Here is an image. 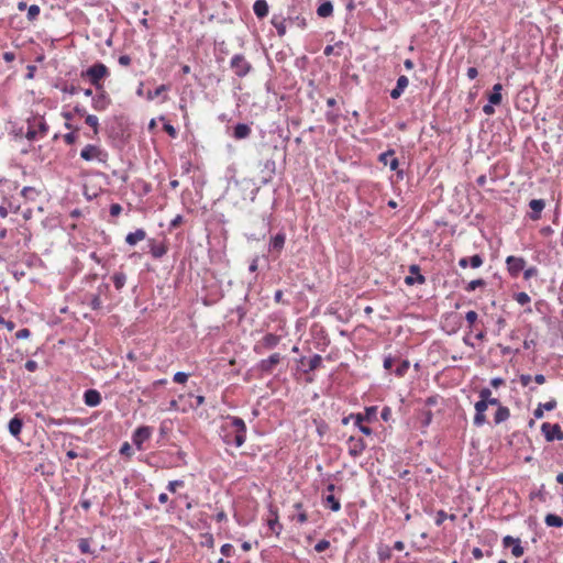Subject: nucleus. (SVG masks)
<instances>
[{
  "mask_svg": "<svg viewBox=\"0 0 563 563\" xmlns=\"http://www.w3.org/2000/svg\"><path fill=\"white\" fill-rule=\"evenodd\" d=\"M544 522L549 527H555V528L563 527V519L555 514H548L544 518Z\"/></svg>",
  "mask_w": 563,
  "mask_h": 563,
  "instance_id": "obj_31",
  "label": "nucleus"
},
{
  "mask_svg": "<svg viewBox=\"0 0 563 563\" xmlns=\"http://www.w3.org/2000/svg\"><path fill=\"white\" fill-rule=\"evenodd\" d=\"M321 363H322V357H321V355H319V354H314V355L309 360L308 368H307V369H305V373H309V372L316 371L317 368H319V367L321 366Z\"/></svg>",
  "mask_w": 563,
  "mask_h": 563,
  "instance_id": "obj_35",
  "label": "nucleus"
},
{
  "mask_svg": "<svg viewBox=\"0 0 563 563\" xmlns=\"http://www.w3.org/2000/svg\"><path fill=\"white\" fill-rule=\"evenodd\" d=\"M30 335H31V331H30V329H27V328L20 329V330L15 333V338H16L18 340H24V339H27Z\"/></svg>",
  "mask_w": 563,
  "mask_h": 563,
  "instance_id": "obj_55",
  "label": "nucleus"
},
{
  "mask_svg": "<svg viewBox=\"0 0 563 563\" xmlns=\"http://www.w3.org/2000/svg\"><path fill=\"white\" fill-rule=\"evenodd\" d=\"M120 454L125 455L126 457L132 456V449L128 442H124L120 448Z\"/></svg>",
  "mask_w": 563,
  "mask_h": 563,
  "instance_id": "obj_56",
  "label": "nucleus"
},
{
  "mask_svg": "<svg viewBox=\"0 0 563 563\" xmlns=\"http://www.w3.org/2000/svg\"><path fill=\"white\" fill-rule=\"evenodd\" d=\"M153 433V428L150 426H141L134 430L132 434V442L137 450H143V443L147 441Z\"/></svg>",
  "mask_w": 563,
  "mask_h": 563,
  "instance_id": "obj_7",
  "label": "nucleus"
},
{
  "mask_svg": "<svg viewBox=\"0 0 563 563\" xmlns=\"http://www.w3.org/2000/svg\"><path fill=\"white\" fill-rule=\"evenodd\" d=\"M421 416L423 426H429L433 417L432 411L430 409H422Z\"/></svg>",
  "mask_w": 563,
  "mask_h": 563,
  "instance_id": "obj_48",
  "label": "nucleus"
},
{
  "mask_svg": "<svg viewBox=\"0 0 563 563\" xmlns=\"http://www.w3.org/2000/svg\"><path fill=\"white\" fill-rule=\"evenodd\" d=\"M487 408L488 405L486 401L478 400L475 404V416L473 422L476 427H482L483 424L486 423L487 419L485 416V411L487 410Z\"/></svg>",
  "mask_w": 563,
  "mask_h": 563,
  "instance_id": "obj_14",
  "label": "nucleus"
},
{
  "mask_svg": "<svg viewBox=\"0 0 563 563\" xmlns=\"http://www.w3.org/2000/svg\"><path fill=\"white\" fill-rule=\"evenodd\" d=\"M529 207L532 210L530 219L536 221L541 218V212L545 207V201L543 199H532L529 202Z\"/></svg>",
  "mask_w": 563,
  "mask_h": 563,
  "instance_id": "obj_18",
  "label": "nucleus"
},
{
  "mask_svg": "<svg viewBox=\"0 0 563 563\" xmlns=\"http://www.w3.org/2000/svg\"><path fill=\"white\" fill-rule=\"evenodd\" d=\"M540 405H541V407H542L544 410H547V411H551V410H554V409L556 408L558 402H556V400H555V399H551V400H549V401H547V402H544V404H540Z\"/></svg>",
  "mask_w": 563,
  "mask_h": 563,
  "instance_id": "obj_59",
  "label": "nucleus"
},
{
  "mask_svg": "<svg viewBox=\"0 0 563 563\" xmlns=\"http://www.w3.org/2000/svg\"><path fill=\"white\" fill-rule=\"evenodd\" d=\"M510 417V410L508 407L499 406L495 412L494 421L496 424H499L506 421Z\"/></svg>",
  "mask_w": 563,
  "mask_h": 563,
  "instance_id": "obj_28",
  "label": "nucleus"
},
{
  "mask_svg": "<svg viewBox=\"0 0 563 563\" xmlns=\"http://www.w3.org/2000/svg\"><path fill=\"white\" fill-rule=\"evenodd\" d=\"M168 90V86L166 85H161L158 86L155 90H148L147 91V99L148 100H154L155 98H157L158 96H161L163 92L167 91Z\"/></svg>",
  "mask_w": 563,
  "mask_h": 563,
  "instance_id": "obj_39",
  "label": "nucleus"
},
{
  "mask_svg": "<svg viewBox=\"0 0 563 563\" xmlns=\"http://www.w3.org/2000/svg\"><path fill=\"white\" fill-rule=\"evenodd\" d=\"M108 104H109V99L104 92H101L100 95L92 98V107L95 110H98V111L104 110Z\"/></svg>",
  "mask_w": 563,
  "mask_h": 563,
  "instance_id": "obj_27",
  "label": "nucleus"
},
{
  "mask_svg": "<svg viewBox=\"0 0 563 563\" xmlns=\"http://www.w3.org/2000/svg\"><path fill=\"white\" fill-rule=\"evenodd\" d=\"M349 454L353 457L360 456L366 449V443L363 438L351 435L347 439Z\"/></svg>",
  "mask_w": 563,
  "mask_h": 563,
  "instance_id": "obj_10",
  "label": "nucleus"
},
{
  "mask_svg": "<svg viewBox=\"0 0 563 563\" xmlns=\"http://www.w3.org/2000/svg\"><path fill=\"white\" fill-rule=\"evenodd\" d=\"M514 298L521 306H525L530 302V296L523 291L516 294Z\"/></svg>",
  "mask_w": 563,
  "mask_h": 563,
  "instance_id": "obj_46",
  "label": "nucleus"
},
{
  "mask_svg": "<svg viewBox=\"0 0 563 563\" xmlns=\"http://www.w3.org/2000/svg\"><path fill=\"white\" fill-rule=\"evenodd\" d=\"M122 212V207L119 203H112L110 206V214L112 217H118Z\"/></svg>",
  "mask_w": 563,
  "mask_h": 563,
  "instance_id": "obj_63",
  "label": "nucleus"
},
{
  "mask_svg": "<svg viewBox=\"0 0 563 563\" xmlns=\"http://www.w3.org/2000/svg\"><path fill=\"white\" fill-rule=\"evenodd\" d=\"M268 526H269V529L275 532V533H279V530L282 529V526L279 525L278 522V517H277V514L275 512V518L274 519H269L268 520Z\"/></svg>",
  "mask_w": 563,
  "mask_h": 563,
  "instance_id": "obj_47",
  "label": "nucleus"
},
{
  "mask_svg": "<svg viewBox=\"0 0 563 563\" xmlns=\"http://www.w3.org/2000/svg\"><path fill=\"white\" fill-rule=\"evenodd\" d=\"M409 80L405 75L398 77L396 87L390 91V98L396 100L400 98L405 89L408 87Z\"/></svg>",
  "mask_w": 563,
  "mask_h": 563,
  "instance_id": "obj_17",
  "label": "nucleus"
},
{
  "mask_svg": "<svg viewBox=\"0 0 563 563\" xmlns=\"http://www.w3.org/2000/svg\"><path fill=\"white\" fill-rule=\"evenodd\" d=\"M107 76H109V69L102 63H96L81 71V77L88 78L90 84L95 86L97 90L102 89L101 79Z\"/></svg>",
  "mask_w": 563,
  "mask_h": 563,
  "instance_id": "obj_2",
  "label": "nucleus"
},
{
  "mask_svg": "<svg viewBox=\"0 0 563 563\" xmlns=\"http://www.w3.org/2000/svg\"><path fill=\"white\" fill-rule=\"evenodd\" d=\"M89 306L92 310H100L102 308L101 297L99 295H90Z\"/></svg>",
  "mask_w": 563,
  "mask_h": 563,
  "instance_id": "obj_42",
  "label": "nucleus"
},
{
  "mask_svg": "<svg viewBox=\"0 0 563 563\" xmlns=\"http://www.w3.org/2000/svg\"><path fill=\"white\" fill-rule=\"evenodd\" d=\"M286 241V234L283 232L277 233L275 236L271 239L269 242V251L280 253L284 249Z\"/></svg>",
  "mask_w": 563,
  "mask_h": 563,
  "instance_id": "obj_19",
  "label": "nucleus"
},
{
  "mask_svg": "<svg viewBox=\"0 0 563 563\" xmlns=\"http://www.w3.org/2000/svg\"><path fill=\"white\" fill-rule=\"evenodd\" d=\"M410 367V362L408 360H402L400 362V364L397 366V368L395 369V374L398 376V377H402L406 375V373L408 372Z\"/></svg>",
  "mask_w": 563,
  "mask_h": 563,
  "instance_id": "obj_38",
  "label": "nucleus"
},
{
  "mask_svg": "<svg viewBox=\"0 0 563 563\" xmlns=\"http://www.w3.org/2000/svg\"><path fill=\"white\" fill-rule=\"evenodd\" d=\"M541 432L544 435L548 442H552L554 440L562 441L563 440V431L558 423L544 422L541 426Z\"/></svg>",
  "mask_w": 563,
  "mask_h": 563,
  "instance_id": "obj_6",
  "label": "nucleus"
},
{
  "mask_svg": "<svg viewBox=\"0 0 563 563\" xmlns=\"http://www.w3.org/2000/svg\"><path fill=\"white\" fill-rule=\"evenodd\" d=\"M112 280L117 290H121L126 283V275L123 272L114 273Z\"/></svg>",
  "mask_w": 563,
  "mask_h": 563,
  "instance_id": "obj_34",
  "label": "nucleus"
},
{
  "mask_svg": "<svg viewBox=\"0 0 563 563\" xmlns=\"http://www.w3.org/2000/svg\"><path fill=\"white\" fill-rule=\"evenodd\" d=\"M272 24L276 29L277 34L282 37L286 34V19L280 15L272 18Z\"/></svg>",
  "mask_w": 563,
  "mask_h": 563,
  "instance_id": "obj_26",
  "label": "nucleus"
},
{
  "mask_svg": "<svg viewBox=\"0 0 563 563\" xmlns=\"http://www.w3.org/2000/svg\"><path fill=\"white\" fill-rule=\"evenodd\" d=\"M23 428V420L18 415H15L8 424V429L11 435L14 438H19Z\"/></svg>",
  "mask_w": 563,
  "mask_h": 563,
  "instance_id": "obj_20",
  "label": "nucleus"
},
{
  "mask_svg": "<svg viewBox=\"0 0 563 563\" xmlns=\"http://www.w3.org/2000/svg\"><path fill=\"white\" fill-rule=\"evenodd\" d=\"M77 140V134L75 131H71L69 133H66L64 135V141L68 144V145H71L76 142Z\"/></svg>",
  "mask_w": 563,
  "mask_h": 563,
  "instance_id": "obj_57",
  "label": "nucleus"
},
{
  "mask_svg": "<svg viewBox=\"0 0 563 563\" xmlns=\"http://www.w3.org/2000/svg\"><path fill=\"white\" fill-rule=\"evenodd\" d=\"M173 379L177 384H185L188 380V374L185 372H177L175 373Z\"/></svg>",
  "mask_w": 563,
  "mask_h": 563,
  "instance_id": "obj_50",
  "label": "nucleus"
},
{
  "mask_svg": "<svg viewBox=\"0 0 563 563\" xmlns=\"http://www.w3.org/2000/svg\"><path fill=\"white\" fill-rule=\"evenodd\" d=\"M109 291H110V286H109V284H107V283H102V284H100V285L97 287V292H96V295H99L100 297H102V296H108Z\"/></svg>",
  "mask_w": 563,
  "mask_h": 563,
  "instance_id": "obj_52",
  "label": "nucleus"
},
{
  "mask_svg": "<svg viewBox=\"0 0 563 563\" xmlns=\"http://www.w3.org/2000/svg\"><path fill=\"white\" fill-rule=\"evenodd\" d=\"M537 275H538V268L536 266H531L527 269H523V278L526 280H528Z\"/></svg>",
  "mask_w": 563,
  "mask_h": 563,
  "instance_id": "obj_53",
  "label": "nucleus"
},
{
  "mask_svg": "<svg viewBox=\"0 0 563 563\" xmlns=\"http://www.w3.org/2000/svg\"><path fill=\"white\" fill-rule=\"evenodd\" d=\"M465 319H466V321H467L471 325H472V324H474V323L476 322V320H477V313H476V311H474V310H470L468 312H466V314H465Z\"/></svg>",
  "mask_w": 563,
  "mask_h": 563,
  "instance_id": "obj_62",
  "label": "nucleus"
},
{
  "mask_svg": "<svg viewBox=\"0 0 563 563\" xmlns=\"http://www.w3.org/2000/svg\"><path fill=\"white\" fill-rule=\"evenodd\" d=\"M280 341V338L274 333H267L263 338V345L266 349H274Z\"/></svg>",
  "mask_w": 563,
  "mask_h": 563,
  "instance_id": "obj_32",
  "label": "nucleus"
},
{
  "mask_svg": "<svg viewBox=\"0 0 563 563\" xmlns=\"http://www.w3.org/2000/svg\"><path fill=\"white\" fill-rule=\"evenodd\" d=\"M101 400V395L97 389H87L84 394V401L88 407H97Z\"/></svg>",
  "mask_w": 563,
  "mask_h": 563,
  "instance_id": "obj_16",
  "label": "nucleus"
},
{
  "mask_svg": "<svg viewBox=\"0 0 563 563\" xmlns=\"http://www.w3.org/2000/svg\"><path fill=\"white\" fill-rule=\"evenodd\" d=\"M394 155H395V151L394 150H388V151L382 153L378 156V161L380 163H383L384 165L389 164L390 169L391 170H396L398 177H402L404 176V172L402 170H398L399 162H398V159L396 157H394Z\"/></svg>",
  "mask_w": 563,
  "mask_h": 563,
  "instance_id": "obj_11",
  "label": "nucleus"
},
{
  "mask_svg": "<svg viewBox=\"0 0 563 563\" xmlns=\"http://www.w3.org/2000/svg\"><path fill=\"white\" fill-rule=\"evenodd\" d=\"M40 7L37 4H32L27 8V19L30 21H34L40 14Z\"/></svg>",
  "mask_w": 563,
  "mask_h": 563,
  "instance_id": "obj_45",
  "label": "nucleus"
},
{
  "mask_svg": "<svg viewBox=\"0 0 563 563\" xmlns=\"http://www.w3.org/2000/svg\"><path fill=\"white\" fill-rule=\"evenodd\" d=\"M530 499H539L540 501L544 503L547 500L545 498V489L544 485L542 484L541 487L538 490L530 493Z\"/></svg>",
  "mask_w": 563,
  "mask_h": 563,
  "instance_id": "obj_43",
  "label": "nucleus"
},
{
  "mask_svg": "<svg viewBox=\"0 0 563 563\" xmlns=\"http://www.w3.org/2000/svg\"><path fill=\"white\" fill-rule=\"evenodd\" d=\"M145 238H146L145 230L144 229H136L134 232H130L125 236V242L129 245L134 246L137 242L145 240Z\"/></svg>",
  "mask_w": 563,
  "mask_h": 563,
  "instance_id": "obj_22",
  "label": "nucleus"
},
{
  "mask_svg": "<svg viewBox=\"0 0 563 563\" xmlns=\"http://www.w3.org/2000/svg\"><path fill=\"white\" fill-rule=\"evenodd\" d=\"M253 11L258 19H263L268 14V4L266 0H256L253 4Z\"/></svg>",
  "mask_w": 563,
  "mask_h": 563,
  "instance_id": "obj_24",
  "label": "nucleus"
},
{
  "mask_svg": "<svg viewBox=\"0 0 563 563\" xmlns=\"http://www.w3.org/2000/svg\"><path fill=\"white\" fill-rule=\"evenodd\" d=\"M27 132L25 134L26 139L30 141L35 140L37 134H40L42 137L46 135L48 132V124L41 115H33L32 118L27 119Z\"/></svg>",
  "mask_w": 563,
  "mask_h": 563,
  "instance_id": "obj_3",
  "label": "nucleus"
},
{
  "mask_svg": "<svg viewBox=\"0 0 563 563\" xmlns=\"http://www.w3.org/2000/svg\"><path fill=\"white\" fill-rule=\"evenodd\" d=\"M376 413H377V407L376 406H371V407H366L365 408V413L363 415V419L365 421H373L376 419Z\"/></svg>",
  "mask_w": 563,
  "mask_h": 563,
  "instance_id": "obj_40",
  "label": "nucleus"
},
{
  "mask_svg": "<svg viewBox=\"0 0 563 563\" xmlns=\"http://www.w3.org/2000/svg\"><path fill=\"white\" fill-rule=\"evenodd\" d=\"M185 485L184 481L181 479H175V481H170L167 485V489L170 492V493H175L177 487H183Z\"/></svg>",
  "mask_w": 563,
  "mask_h": 563,
  "instance_id": "obj_51",
  "label": "nucleus"
},
{
  "mask_svg": "<svg viewBox=\"0 0 563 563\" xmlns=\"http://www.w3.org/2000/svg\"><path fill=\"white\" fill-rule=\"evenodd\" d=\"M164 131L172 137H176L177 135V131L176 129L174 128V125H172L170 123H165L164 124Z\"/></svg>",
  "mask_w": 563,
  "mask_h": 563,
  "instance_id": "obj_64",
  "label": "nucleus"
},
{
  "mask_svg": "<svg viewBox=\"0 0 563 563\" xmlns=\"http://www.w3.org/2000/svg\"><path fill=\"white\" fill-rule=\"evenodd\" d=\"M504 548H511V553L516 558H520L525 553V549L521 545V541L519 538H514L511 536H506L503 539Z\"/></svg>",
  "mask_w": 563,
  "mask_h": 563,
  "instance_id": "obj_12",
  "label": "nucleus"
},
{
  "mask_svg": "<svg viewBox=\"0 0 563 563\" xmlns=\"http://www.w3.org/2000/svg\"><path fill=\"white\" fill-rule=\"evenodd\" d=\"M506 265H507L509 275L511 277H518L519 274L526 267V261L523 257H517V256L510 255L506 258Z\"/></svg>",
  "mask_w": 563,
  "mask_h": 563,
  "instance_id": "obj_8",
  "label": "nucleus"
},
{
  "mask_svg": "<svg viewBox=\"0 0 563 563\" xmlns=\"http://www.w3.org/2000/svg\"><path fill=\"white\" fill-rule=\"evenodd\" d=\"M86 123L92 128L95 135L99 133V121L93 114H87L85 119Z\"/></svg>",
  "mask_w": 563,
  "mask_h": 563,
  "instance_id": "obj_37",
  "label": "nucleus"
},
{
  "mask_svg": "<svg viewBox=\"0 0 563 563\" xmlns=\"http://www.w3.org/2000/svg\"><path fill=\"white\" fill-rule=\"evenodd\" d=\"M380 418L385 421V422H388L391 418V409L389 407H384L382 409V412H380Z\"/></svg>",
  "mask_w": 563,
  "mask_h": 563,
  "instance_id": "obj_60",
  "label": "nucleus"
},
{
  "mask_svg": "<svg viewBox=\"0 0 563 563\" xmlns=\"http://www.w3.org/2000/svg\"><path fill=\"white\" fill-rule=\"evenodd\" d=\"M150 253L154 258H162L168 251L164 242L157 243L154 239L148 240Z\"/></svg>",
  "mask_w": 563,
  "mask_h": 563,
  "instance_id": "obj_15",
  "label": "nucleus"
},
{
  "mask_svg": "<svg viewBox=\"0 0 563 563\" xmlns=\"http://www.w3.org/2000/svg\"><path fill=\"white\" fill-rule=\"evenodd\" d=\"M409 273L411 275L405 277L406 285L413 286L416 284L423 285L426 283V277L420 273L419 265H417V264L410 265Z\"/></svg>",
  "mask_w": 563,
  "mask_h": 563,
  "instance_id": "obj_13",
  "label": "nucleus"
},
{
  "mask_svg": "<svg viewBox=\"0 0 563 563\" xmlns=\"http://www.w3.org/2000/svg\"><path fill=\"white\" fill-rule=\"evenodd\" d=\"M230 67L234 74L242 78L245 77L252 69V65L246 60L244 55L235 54L230 62Z\"/></svg>",
  "mask_w": 563,
  "mask_h": 563,
  "instance_id": "obj_4",
  "label": "nucleus"
},
{
  "mask_svg": "<svg viewBox=\"0 0 563 563\" xmlns=\"http://www.w3.org/2000/svg\"><path fill=\"white\" fill-rule=\"evenodd\" d=\"M446 518H448L446 512L444 510H439L435 516V525L441 526Z\"/></svg>",
  "mask_w": 563,
  "mask_h": 563,
  "instance_id": "obj_58",
  "label": "nucleus"
},
{
  "mask_svg": "<svg viewBox=\"0 0 563 563\" xmlns=\"http://www.w3.org/2000/svg\"><path fill=\"white\" fill-rule=\"evenodd\" d=\"M333 13V4L331 1H324L322 2L318 9H317V14L320 16V18H328L330 15H332Z\"/></svg>",
  "mask_w": 563,
  "mask_h": 563,
  "instance_id": "obj_29",
  "label": "nucleus"
},
{
  "mask_svg": "<svg viewBox=\"0 0 563 563\" xmlns=\"http://www.w3.org/2000/svg\"><path fill=\"white\" fill-rule=\"evenodd\" d=\"M38 418H42V420L44 421V423L47 426V427H51V426H63L64 423H70L71 420L66 418V419H56V418H53V417H49V416H42L40 413L36 415Z\"/></svg>",
  "mask_w": 563,
  "mask_h": 563,
  "instance_id": "obj_30",
  "label": "nucleus"
},
{
  "mask_svg": "<svg viewBox=\"0 0 563 563\" xmlns=\"http://www.w3.org/2000/svg\"><path fill=\"white\" fill-rule=\"evenodd\" d=\"M80 157L85 161L97 159L99 162L106 163L108 153L97 145L88 144L81 150Z\"/></svg>",
  "mask_w": 563,
  "mask_h": 563,
  "instance_id": "obj_5",
  "label": "nucleus"
},
{
  "mask_svg": "<svg viewBox=\"0 0 563 563\" xmlns=\"http://www.w3.org/2000/svg\"><path fill=\"white\" fill-rule=\"evenodd\" d=\"M483 257L479 254H475L471 257H468V265L472 268H478L483 265Z\"/></svg>",
  "mask_w": 563,
  "mask_h": 563,
  "instance_id": "obj_44",
  "label": "nucleus"
},
{
  "mask_svg": "<svg viewBox=\"0 0 563 563\" xmlns=\"http://www.w3.org/2000/svg\"><path fill=\"white\" fill-rule=\"evenodd\" d=\"M228 424L222 427V439L228 445L242 446L246 440V424L240 417H228Z\"/></svg>",
  "mask_w": 563,
  "mask_h": 563,
  "instance_id": "obj_1",
  "label": "nucleus"
},
{
  "mask_svg": "<svg viewBox=\"0 0 563 563\" xmlns=\"http://www.w3.org/2000/svg\"><path fill=\"white\" fill-rule=\"evenodd\" d=\"M80 88L79 87H76L74 85H65L64 87H62V91L63 92H66V93H69V95H75L77 92H79Z\"/></svg>",
  "mask_w": 563,
  "mask_h": 563,
  "instance_id": "obj_61",
  "label": "nucleus"
},
{
  "mask_svg": "<svg viewBox=\"0 0 563 563\" xmlns=\"http://www.w3.org/2000/svg\"><path fill=\"white\" fill-rule=\"evenodd\" d=\"M324 504L334 512L341 509V504L333 494H329L328 496L324 497Z\"/></svg>",
  "mask_w": 563,
  "mask_h": 563,
  "instance_id": "obj_33",
  "label": "nucleus"
},
{
  "mask_svg": "<svg viewBox=\"0 0 563 563\" xmlns=\"http://www.w3.org/2000/svg\"><path fill=\"white\" fill-rule=\"evenodd\" d=\"M78 549L82 554H91L92 551L90 549V539H87V538L79 539Z\"/></svg>",
  "mask_w": 563,
  "mask_h": 563,
  "instance_id": "obj_36",
  "label": "nucleus"
},
{
  "mask_svg": "<svg viewBox=\"0 0 563 563\" xmlns=\"http://www.w3.org/2000/svg\"><path fill=\"white\" fill-rule=\"evenodd\" d=\"M485 285H486V282H485L484 279H482V278L474 279V280L470 282V283L466 285L465 290H466L467 292H472V291H474L476 288H478V287H483V286H485Z\"/></svg>",
  "mask_w": 563,
  "mask_h": 563,
  "instance_id": "obj_41",
  "label": "nucleus"
},
{
  "mask_svg": "<svg viewBox=\"0 0 563 563\" xmlns=\"http://www.w3.org/2000/svg\"><path fill=\"white\" fill-rule=\"evenodd\" d=\"M329 547H330V542L325 539H322L316 543L314 550H316V552L321 553V552L325 551Z\"/></svg>",
  "mask_w": 563,
  "mask_h": 563,
  "instance_id": "obj_49",
  "label": "nucleus"
},
{
  "mask_svg": "<svg viewBox=\"0 0 563 563\" xmlns=\"http://www.w3.org/2000/svg\"><path fill=\"white\" fill-rule=\"evenodd\" d=\"M282 360L283 356L279 353H274L268 358L261 360L257 364V369L262 373L271 374Z\"/></svg>",
  "mask_w": 563,
  "mask_h": 563,
  "instance_id": "obj_9",
  "label": "nucleus"
},
{
  "mask_svg": "<svg viewBox=\"0 0 563 563\" xmlns=\"http://www.w3.org/2000/svg\"><path fill=\"white\" fill-rule=\"evenodd\" d=\"M492 397V390L487 387L479 390V400L488 401Z\"/></svg>",
  "mask_w": 563,
  "mask_h": 563,
  "instance_id": "obj_54",
  "label": "nucleus"
},
{
  "mask_svg": "<svg viewBox=\"0 0 563 563\" xmlns=\"http://www.w3.org/2000/svg\"><path fill=\"white\" fill-rule=\"evenodd\" d=\"M251 128L245 123H238L233 128V137L236 140L247 139L251 135Z\"/></svg>",
  "mask_w": 563,
  "mask_h": 563,
  "instance_id": "obj_21",
  "label": "nucleus"
},
{
  "mask_svg": "<svg viewBox=\"0 0 563 563\" xmlns=\"http://www.w3.org/2000/svg\"><path fill=\"white\" fill-rule=\"evenodd\" d=\"M275 169H276V163L274 159H266L263 163V172L267 173V177H264L262 180L263 185H266L272 180L273 175L275 174Z\"/></svg>",
  "mask_w": 563,
  "mask_h": 563,
  "instance_id": "obj_23",
  "label": "nucleus"
},
{
  "mask_svg": "<svg viewBox=\"0 0 563 563\" xmlns=\"http://www.w3.org/2000/svg\"><path fill=\"white\" fill-rule=\"evenodd\" d=\"M503 85L497 82L493 86V91L488 95V101L492 104H500L503 100L501 96Z\"/></svg>",
  "mask_w": 563,
  "mask_h": 563,
  "instance_id": "obj_25",
  "label": "nucleus"
}]
</instances>
